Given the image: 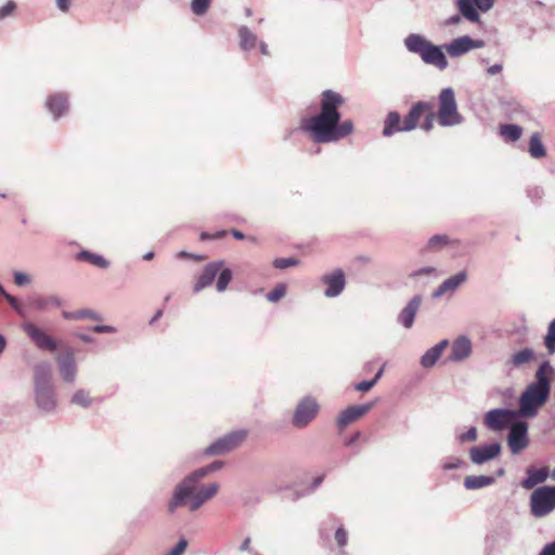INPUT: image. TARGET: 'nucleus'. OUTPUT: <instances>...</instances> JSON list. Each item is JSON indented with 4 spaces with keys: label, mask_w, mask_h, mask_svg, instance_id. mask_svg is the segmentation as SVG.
Returning <instances> with one entry per match:
<instances>
[{
    "label": "nucleus",
    "mask_w": 555,
    "mask_h": 555,
    "mask_svg": "<svg viewBox=\"0 0 555 555\" xmlns=\"http://www.w3.org/2000/svg\"><path fill=\"white\" fill-rule=\"evenodd\" d=\"M450 238L446 234L433 235L427 243V248L430 250H439L449 245Z\"/></svg>",
    "instance_id": "ea45409f"
},
{
    "label": "nucleus",
    "mask_w": 555,
    "mask_h": 555,
    "mask_svg": "<svg viewBox=\"0 0 555 555\" xmlns=\"http://www.w3.org/2000/svg\"><path fill=\"white\" fill-rule=\"evenodd\" d=\"M375 402H367L359 405H350L343 410L336 417V426L339 430H344L351 423L364 416L374 406Z\"/></svg>",
    "instance_id": "4468645a"
},
{
    "label": "nucleus",
    "mask_w": 555,
    "mask_h": 555,
    "mask_svg": "<svg viewBox=\"0 0 555 555\" xmlns=\"http://www.w3.org/2000/svg\"><path fill=\"white\" fill-rule=\"evenodd\" d=\"M223 266H224L223 260L211 261V262L207 263L204 267L201 275L197 278V281L195 282V284L193 286V292L199 293L203 289L209 287L212 284V282L215 281V279L217 278L219 271L222 269Z\"/></svg>",
    "instance_id": "a211bd4d"
},
{
    "label": "nucleus",
    "mask_w": 555,
    "mask_h": 555,
    "mask_svg": "<svg viewBox=\"0 0 555 555\" xmlns=\"http://www.w3.org/2000/svg\"><path fill=\"white\" fill-rule=\"evenodd\" d=\"M375 386V380H362L354 385V389L358 391L366 392Z\"/></svg>",
    "instance_id": "603ef678"
},
{
    "label": "nucleus",
    "mask_w": 555,
    "mask_h": 555,
    "mask_svg": "<svg viewBox=\"0 0 555 555\" xmlns=\"http://www.w3.org/2000/svg\"><path fill=\"white\" fill-rule=\"evenodd\" d=\"M319 412L320 404L318 400L312 396H305L297 402L291 423L297 429L306 428L318 416Z\"/></svg>",
    "instance_id": "6e6552de"
},
{
    "label": "nucleus",
    "mask_w": 555,
    "mask_h": 555,
    "mask_svg": "<svg viewBox=\"0 0 555 555\" xmlns=\"http://www.w3.org/2000/svg\"><path fill=\"white\" fill-rule=\"evenodd\" d=\"M436 273H437L436 268L428 266V267H423L421 269H417V270L413 271L410 274V278L411 279H417L420 276H425V275L426 276L436 275Z\"/></svg>",
    "instance_id": "de8ad7c7"
},
{
    "label": "nucleus",
    "mask_w": 555,
    "mask_h": 555,
    "mask_svg": "<svg viewBox=\"0 0 555 555\" xmlns=\"http://www.w3.org/2000/svg\"><path fill=\"white\" fill-rule=\"evenodd\" d=\"M16 9V3L13 0L8 1L4 5L0 7V21L10 16Z\"/></svg>",
    "instance_id": "09e8293b"
},
{
    "label": "nucleus",
    "mask_w": 555,
    "mask_h": 555,
    "mask_svg": "<svg viewBox=\"0 0 555 555\" xmlns=\"http://www.w3.org/2000/svg\"><path fill=\"white\" fill-rule=\"evenodd\" d=\"M3 298L9 302L12 309L17 308V306L21 304V301L16 297L12 296L9 293L5 294Z\"/></svg>",
    "instance_id": "680f3d73"
},
{
    "label": "nucleus",
    "mask_w": 555,
    "mask_h": 555,
    "mask_svg": "<svg viewBox=\"0 0 555 555\" xmlns=\"http://www.w3.org/2000/svg\"><path fill=\"white\" fill-rule=\"evenodd\" d=\"M431 108H433L431 103L425 102V101H418L411 106V108L405 117L408 119H410L411 121H413L417 126L423 114L425 112L431 111Z\"/></svg>",
    "instance_id": "7c9ffc66"
},
{
    "label": "nucleus",
    "mask_w": 555,
    "mask_h": 555,
    "mask_svg": "<svg viewBox=\"0 0 555 555\" xmlns=\"http://www.w3.org/2000/svg\"><path fill=\"white\" fill-rule=\"evenodd\" d=\"M76 259L80 261H87L98 268L107 269L109 267V261L105 259L102 255L92 253L87 249H82L76 254Z\"/></svg>",
    "instance_id": "cd10ccee"
},
{
    "label": "nucleus",
    "mask_w": 555,
    "mask_h": 555,
    "mask_svg": "<svg viewBox=\"0 0 555 555\" xmlns=\"http://www.w3.org/2000/svg\"><path fill=\"white\" fill-rule=\"evenodd\" d=\"M188 546V541L185 539H180L177 545L170 550L166 555H181Z\"/></svg>",
    "instance_id": "3c124183"
},
{
    "label": "nucleus",
    "mask_w": 555,
    "mask_h": 555,
    "mask_svg": "<svg viewBox=\"0 0 555 555\" xmlns=\"http://www.w3.org/2000/svg\"><path fill=\"white\" fill-rule=\"evenodd\" d=\"M299 263V260L294 257H287V258H275L273 260V266L276 269L284 270L289 267L297 266Z\"/></svg>",
    "instance_id": "37998d69"
},
{
    "label": "nucleus",
    "mask_w": 555,
    "mask_h": 555,
    "mask_svg": "<svg viewBox=\"0 0 555 555\" xmlns=\"http://www.w3.org/2000/svg\"><path fill=\"white\" fill-rule=\"evenodd\" d=\"M439 108L437 112L438 124L442 127H453L462 124L463 117L459 113L454 90L444 88L438 95Z\"/></svg>",
    "instance_id": "423d86ee"
},
{
    "label": "nucleus",
    "mask_w": 555,
    "mask_h": 555,
    "mask_svg": "<svg viewBox=\"0 0 555 555\" xmlns=\"http://www.w3.org/2000/svg\"><path fill=\"white\" fill-rule=\"evenodd\" d=\"M240 49L247 52L258 43V37L247 26H240L237 30Z\"/></svg>",
    "instance_id": "a878e982"
},
{
    "label": "nucleus",
    "mask_w": 555,
    "mask_h": 555,
    "mask_svg": "<svg viewBox=\"0 0 555 555\" xmlns=\"http://www.w3.org/2000/svg\"><path fill=\"white\" fill-rule=\"evenodd\" d=\"M287 286L284 283L278 284L271 292L266 295V298L270 302H278L286 294Z\"/></svg>",
    "instance_id": "a19ab883"
},
{
    "label": "nucleus",
    "mask_w": 555,
    "mask_h": 555,
    "mask_svg": "<svg viewBox=\"0 0 555 555\" xmlns=\"http://www.w3.org/2000/svg\"><path fill=\"white\" fill-rule=\"evenodd\" d=\"M502 69L503 65L501 63H496L487 68V74L490 76H494L496 74H500Z\"/></svg>",
    "instance_id": "13d9d810"
},
{
    "label": "nucleus",
    "mask_w": 555,
    "mask_h": 555,
    "mask_svg": "<svg viewBox=\"0 0 555 555\" xmlns=\"http://www.w3.org/2000/svg\"><path fill=\"white\" fill-rule=\"evenodd\" d=\"M211 1L212 0H192L191 10L195 15L202 16L208 11Z\"/></svg>",
    "instance_id": "79ce46f5"
},
{
    "label": "nucleus",
    "mask_w": 555,
    "mask_h": 555,
    "mask_svg": "<svg viewBox=\"0 0 555 555\" xmlns=\"http://www.w3.org/2000/svg\"><path fill=\"white\" fill-rule=\"evenodd\" d=\"M449 346L448 339H442L431 348H429L420 359V364L424 369L433 367L440 359L444 349Z\"/></svg>",
    "instance_id": "b1692460"
},
{
    "label": "nucleus",
    "mask_w": 555,
    "mask_h": 555,
    "mask_svg": "<svg viewBox=\"0 0 555 555\" xmlns=\"http://www.w3.org/2000/svg\"><path fill=\"white\" fill-rule=\"evenodd\" d=\"M334 539L337 545L336 555H348L346 546L348 544V532L343 525H340L334 533Z\"/></svg>",
    "instance_id": "c9c22d12"
},
{
    "label": "nucleus",
    "mask_w": 555,
    "mask_h": 555,
    "mask_svg": "<svg viewBox=\"0 0 555 555\" xmlns=\"http://www.w3.org/2000/svg\"><path fill=\"white\" fill-rule=\"evenodd\" d=\"M405 49L420 55L425 64L433 65L439 70H444L449 62L441 46H436L420 34H410L404 38Z\"/></svg>",
    "instance_id": "39448f33"
},
{
    "label": "nucleus",
    "mask_w": 555,
    "mask_h": 555,
    "mask_svg": "<svg viewBox=\"0 0 555 555\" xmlns=\"http://www.w3.org/2000/svg\"><path fill=\"white\" fill-rule=\"evenodd\" d=\"M22 330L28 335L36 347L40 350L55 351L57 345L55 340L47 335L41 328L30 322L22 324Z\"/></svg>",
    "instance_id": "2eb2a0df"
},
{
    "label": "nucleus",
    "mask_w": 555,
    "mask_h": 555,
    "mask_svg": "<svg viewBox=\"0 0 555 555\" xmlns=\"http://www.w3.org/2000/svg\"><path fill=\"white\" fill-rule=\"evenodd\" d=\"M519 418L514 409H492L483 416L485 426L492 431H502L509 428L511 424Z\"/></svg>",
    "instance_id": "9d476101"
},
{
    "label": "nucleus",
    "mask_w": 555,
    "mask_h": 555,
    "mask_svg": "<svg viewBox=\"0 0 555 555\" xmlns=\"http://www.w3.org/2000/svg\"><path fill=\"white\" fill-rule=\"evenodd\" d=\"M247 437V430L237 429L223 435L218 438L211 444H209L204 451L205 456H220L224 455L234 449H236Z\"/></svg>",
    "instance_id": "1a4fd4ad"
},
{
    "label": "nucleus",
    "mask_w": 555,
    "mask_h": 555,
    "mask_svg": "<svg viewBox=\"0 0 555 555\" xmlns=\"http://www.w3.org/2000/svg\"><path fill=\"white\" fill-rule=\"evenodd\" d=\"M522 133V128L515 124H505L500 126V134L504 137L506 141L516 142L519 140Z\"/></svg>",
    "instance_id": "f704fd0d"
},
{
    "label": "nucleus",
    "mask_w": 555,
    "mask_h": 555,
    "mask_svg": "<svg viewBox=\"0 0 555 555\" xmlns=\"http://www.w3.org/2000/svg\"><path fill=\"white\" fill-rule=\"evenodd\" d=\"M201 481H194L186 485L190 493H184L182 490L184 478L176 485L172 491V495L168 501L167 511L169 514H173L178 507L184 506L189 501V509L191 512L198 511L206 502L211 500L219 491L220 486L218 482H211L203 485L197 489Z\"/></svg>",
    "instance_id": "20e7f679"
},
{
    "label": "nucleus",
    "mask_w": 555,
    "mask_h": 555,
    "mask_svg": "<svg viewBox=\"0 0 555 555\" xmlns=\"http://www.w3.org/2000/svg\"><path fill=\"white\" fill-rule=\"evenodd\" d=\"M218 274L219 275L216 283V289L219 293H223L228 288L230 282L232 281L233 273L230 268H224L223 266Z\"/></svg>",
    "instance_id": "4c0bfd02"
},
{
    "label": "nucleus",
    "mask_w": 555,
    "mask_h": 555,
    "mask_svg": "<svg viewBox=\"0 0 555 555\" xmlns=\"http://www.w3.org/2000/svg\"><path fill=\"white\" fill-rule=\"evenodd\" d=\"M416 127L417 126L413 121L408 119L406 117H404L403 122H401L402 132H408V131L414 130Z\"/></svg>",
    "instance_id": "4d7b16f0"
},
{
    "label": "nucleus",
    "mask_w": 555,
    "mask_h": 555,
    "mask_svg": "<svg viewBox=\"0 0 555 555\" xmlns=\"http://www.w3.org/2000/svg\"><path fill=\"white\" fill-rule=\"evenodd\" d=\"M434 127V114L433 113H429L426 117H425V120L422 125V128L425 130V131H430Z\"/></svg>",
    "instance_id": "6e6d98bb"
},
{
    "label": "nucleus",
    "mask_w": 555,
    "mask_h": 555,
    "mask_svg": "<svg viewBox=\"0 0 555 555\" xmlns=\"http://www.w3.org/2000/svg\"><path fill=\"white\" fill-rule=\"evenodd\" d=\"M446 293H447V291H446V288H444L443 284L441 283V284L438 286V288H437V289H435V291L433 292L431 297H433V298H435V299H436V298H440V297H441V296H443Z\"/></svg>",
    "instance_id": "69168bd1"
},
{
    "label": "nucleus",
    "mask_w": 555,
    "mask_h": 555,
    "mask_svg": "<svg viewBox=\"0 0 555 555\" xmlns=\"http://www.w3.org/2000/svg\"><path fill=\"white\" fill-rule=\"evenodd\" d=\"M543 343H544V346H545L548 354H554L555 353V319L550 322Z\"/></svg>",
    "instance_id": "58836bf2"
},
{
    "label": "nucleus",
    "mask_w": 555,
    "mask_h": 555,
    "mask_svg": "<svg viewBox=\"0 0 555 555\" xmlns=\"http://www.w3.org/2000/svg\"><path fill=\"white\" fill-rule=\"evenodd\" d=\"M47 111L54 121L65 116L69 111V99L65 92H55L50 94L44 104Z\"/></svg>",
    "instance_id": "dca6fc26"
},
{
    "label": "nucleus",
    "mask_w": 555,
    "mask_h": 555,
    "mask_svg": "<svg viewBox=\"0 0 555 555\" xmlns=\"http://www.w3.org/2000/svg\"><path fill=\"white\" fill-rule=\"evenodd\" d=\"M482 47H485V41L482 39H474L468 35L455 38L443 46L451 57H460L472 50L480 49Z\"/></svg>",
    "instance_id": "f8f14e48"
},
{
    "label": "nucleus",
    "mask_w": 555,
    "mask_h": 555,
    "mask_svg": "<svg viewBox=\"0 0 555 555\" xmlns=\"http://www.w3.org/2000/svg\"><path fill=\"white\" fill-rule=\"evenodd\" d=\"M321 282L326 285L324 296L327 298H335L339 296L346 286L345 273L341 269H336L332 273L324 274Z\"/></svg>",
    "instance_id": "f3484780"
},
{
    "label": "nucleus",
    "mask_w": 555,
    "mask_h": 555,
    "mask_svg": "<svg viewBox=\"0 0 555 555\" xmlns=\"http://www.w3.org/2000/svg\"><path fill=\"white\" fill-rule=\"evenodd\" d=\"M63 305V300L55 295L47 296V297H38L34 300L33 306L35 309L39 311H43L49 307H61Z\"/></svg>",
    "instance_id": "72a5a7b5"
},
{
    "label": "nucleus",
    "mask_w": 555,
    "mask_h": 555,
    "mask_svg": "<svg viewBox=\"0 0 555 555\" xmlns=\"http://www.w3.org/2000/svg\"><path fill=\"white\" fill-rule=\"evenodd\" d=\"M94 399L90 396V392L86 389H77L70 397V403L83 409H89Z\"/></svg>",
    "instance_id": "2f4dec72"
},
{
    "label": "nucleus",
    "mask_w": 555,
    "mask_h": 555,
    "mask_svg": "<svg viewBox=\"0 0 555 555\" xmlns=\"http://www.w3.org/2000/svg\"><path fill=\"white\" fill-rule=\"evenodd\" d=\"M555 509V486H542L530 495V513L535 518H542Z\"/></svg>",
    "instance_id": "0eeeda50"
},
{
    "label": "nucleus",
    "mask_w": 555,
    "mask_h": 555,
    "mask_svg": "<svg viewBox=\"0 0 555 555\" xmlns=\"http://www.w3.org/2000/svg\"><path fill=\"white\" fill-rule=\"evenodd\" d=\"M477 429L472 426L467 431L457 435V440L460 443L473 442L477 440Z\"/></svg>",
    "instance_id": "49530a36"
},
{
    "label": "nucleus",
    "mask_w": 555,
    "mask_h": 555,
    "mask_svg": "<svg viewBox=\"0 0 555 555\" xmlns=\"http://www.w3.org/2000/svg\"><path fill=\"white\" fill-rule=\"evenodd\" d=\"M502 452L500 442H490L472 447L469 449V459L475 465H482L495 457Z\"/></svg>",
    "instance_id": "ddd939ff"
},
{
    "label": "nucleus",
    "mask_w": 555,
    "mask_h": 555,
    "mask_svg": "<svg viewBox=\"0 0 555 555\" xmlns=\"http://www.w3.org/2000/svg\"><path fill=\"white\" fill-rule=\"evenodd\" d=\"M76 336L81 339L83 343L91 344L94 341V338L90 335L77 333Z\"/></svg>",
    "instance_id": "774afa93"
},
{
    "label": "nucleus",
    "mask_w": 555,
    "mask_h": 555,
    "mask_svg": "<svg viewBox=\"0 0 555 555\" xmlns=\"http://www.w3.org/2000/svg\"><path fill=\"white\" fill-rule=\"evenodd\" d=\"M472 351L473 346L470 339L465 335H461L455 338L452 344L449 361L462 362L470 357Z\"/></svg>",
    "instance_id": "aec40b11"
},
{
    "label": "nucleus",
    "mask_w": 555,
    "mask_h": 555,
    "mask_svg": "<svg viewBox=\"0 0 555 555\" xmlns=\"http://www.w3.org/2000/svg\"><path fill=\"white\" fill-rule=\"evenodd\" d=\"M494 0H475V4L477 10L481 12H487L493 7Z\"/></svg>",
    "instance_id": "864d4df0"
},
{
    "label": "nucleus",
    "mask_w": 555,
    "mask_h": 555,
    "mask_svg": "<svg viewBox=\"0 0 555 555\" xmlns=\"http://www.w3.org/2000/svg\"><path fill=\"white\" fill-rule=\"evenodd\" d=\"M455 4L461 15L467 21L472 23H478L480 21L475 0H456Z\"/></svg>",
    "instance_id": "393cba45"
},
{
    "label": "nucleus",
    "mask_w": 555,
    "mask_h": 555,
    "mask_svg": "<svg viewBox=\"0 0 555 555\" xmlns=\"http://www.w3.org/2000/svg\"><path fill=\"white\" fill-rule=\"evenodd\" d=\"M361 437L360 431H356L351 437L345 440V446L351 447L353 446Z\"/></svg>",
    "instance_id": "e2e57ef3"
},
{
    "label": "nucleus",
    "mask_w": 555,
    "mask_h": 555,
    "mask_svg": "<svg viewBox=\"0 0 555 555\" xmlns=\"http://www.w3.org/2000/svg\"><path fill=\"white\" fill-rule=\"evenodd\" d=\"M467 280L466 271H460L442 282L447 293L456 291Z\"/></svg>",
    "instance_id": "e433bc0d"
},
{
    "label": "nucleus",
    "mask_w": 555,
    "mask_h": 555,
    "mask_svg": "<svg viewBox=\"0 0 555 555\" xmlns=\"http://www.w3.org/2000/svg\"><path fill=\"white\" fill-rule=\"evenodd\" d=\"M223 466H224V463L222 461H214L212 463H210L206 466L194 469L193 472H191L190 474H188L184 477V483H183L182 491L184 493H190L189 487H185L186 485L192 483L194 481H202L206 476L221 469Z\"/></svg>",
    "instance_id": "4be33fe9"
},
{
    "label": "nucleus",
    "mask_w": 555,
    "mask_h": 555,
    "mask_svg": "<svg viewBox=\"0 0 555 555\" xmlns=\"http://www.w3.org/2000/svg\"><path fill=\"white\" fill-rule=\"evenodd\" d=\"M34 402L36 408L43 414L51 415L57 410L59 400L56 396L52 364L41 361L34 365Z\"/></svg>",
    "instance_id": "7ed1b4c3"
},
{
    "label": "nucleus",
    "mask_w": 555,
    "mask_h": 555,
    "mask_svg": "<svg viewBox=\"0 0 555 555\" xmlns=\"http://www.w3.org/2000/svg\"><path fill=\"white\" fill-rule=\"evenodd\" d=\"M539 555H555V544L547 543L540 552Z\"/></svg>",
    "instance_id": "052dcab7"
},
{
    "label": "nucleus",
    "mask_w": 555,
    "mask_h": 555,
    "mask_svg": "<svg viewBox=\"0 0 555 555\" xmlns=\"http://www.w3.org/2000/svg\"><path fill=\"white\" fill-rule=\"evenodd\" d=\"M90 330L98 334L115 333L116 332V327H114L112 325H94V326L90 327Z\"/></svg>",
    "instance_id": "5fc2aeb1"
},
{
    "label": "nucleus",
    "mask_w": 555,
    "mask_h": 555,
    "mask_svg": "<svg viewBox=\"0 0 555 555\" xmlns=\"http://www.w3.org/2000/svg\"><path fill=\"white\" fill-rule=\"evenodd\" d=\"M528 424L522 420L514 421L507 435V444L513 454H518L529 444Z\"/></svg>",
    "instance_id": "9b49d317"
},
{
    "label": "nucleus",
    "mask_w": 555,
    "mask_h": 555,
    "mask_svg": "<svg viewBox=\"0 0 555 555\" xmlns=\"http://www.w3.org/2000/svg\"><path fill=\"white\" fill-rule=\"evenodd\" d=\"M528 152L533 158H542L546 155V150L541 141L540 134L534 132L529 140Z\"/></svg>",
    "instance_id": "473e14b6"
},
{
    "label": "nucleus",
    "mask_w": 555,
    "mask_h": 555,
    "mask_svg": "<svg viewBox=\"0 0 555 555\" xmlns=\"http://www.w3.org/2000/svg\"><path fill=\"white\" fill-rule=\"evenodd\" d=\"M345 104L344 96L331 89L321 93L320 112L301 120V131L309 133L318 144L338 142L351 134L354 126L351 119L341 120L339 107Z\"/></svg>",
    "instance_id": "f257e3e1"
},
{
    "label": "nucleus",
    "mask_w": 555,
    "mask_h": 555,
    "mask_svg": "<svg viewBox=\"0 0 555 555\" xmlns=\"http://www.w3.org/2000/svg\"><path fill=\"white\" fill-rule=\"evenodd\" d=\"M56 7L62 12H67L70 7V0H56Z\"/></svg>",
    "instance_id": "0e129e2a"
},
{
    "label": "nucleus",
    "mask_w": 555,
    "mask_h": 555,
    "mask_svg": "<svg viewBox=\"0 0 555 555\" xmlns=\"http://www.w3.org/2000/svg\"><path fill=\"white\" fill-rule=\"evenodd\" d=\"M396 132H402L401 129V116L398 112L393 111L388 113L384 120V137H391Z\"/></svg>",
    "instance_id": "c85d7f7f"
},
{
    "label": "nucleus",
    "mask_w": 555,
    "mask_h": 555,
    "mask_svg": "<svg viewBox=\"0 0 555 555\" xmlns=\"http://www.w3.org/2000/svg\"><path fill=\"white\" fill-rule=\"evenodd\" d=\"M14 283L17 286H25L30 283V276L27 273L16 271L13 274Z\"/></svg>",
    "instance_id": "8fccbe9b"
},
{
    "label": "nucleus",
    "mask_w": 555,
    "mask_h": 555,
    "mask_svg": "<svg viewBox=\"0 0 555 555\" xmlns=\"http://www.w3.org/2000/svg\"><path fill=\"white\" fill-rule=\"evenodd\" d=\"M463 465H465V463L461 459L455 457V456H450L443 461L442 469L443 470H453V469H457V468L462 467Z\"/></svg>",
    "instance_id": "c03bdc74"
},
{
    "label": "nucleus",
    "mask_w": 555,
    "mask_h": 555,
    "mask_svg": "<svg viewBox=\"0 0 555 555\" xmlns=\"http://www.w3.org/2000/svg\"><path fill=\"white\" fill-rule=\"evenodd\" d=\"M423 297L421 295H414L400 311L397 318V322L404 328H411L414 324L415 315L420 310Z\"/></svg>",
    "instance_id": "6ab92c4d"
},
{
    "label": "nucleus",
    "mask_w": 555,
    "mask_h": 555,
    "mask_svg": "<svg viewBox=\"0 0 555 555\" xmlns=\"http://www.w3.org/2000/svg\"><path fill=\"white\" fill-rule=\"evenodd\" d=\"M495 482V477L487 475H470L464 478V487L467 490H478L492 486Z\"/></svg>",
    "instance_id": "bb28decb"
},
{
    "label": "nucleus",
    "mask_w": 555,
    "mask_h": 555,
    "mask_svg": "<svg viewBox=\"0 0 555 555\" xmlns=\"http://www.w3.org/2000/svg\"><path fill=\"white\" fill-rule=\"evenodd\" d=\"M57 367L65 383L73 384L76 380L77 364L72 351L57 358Z\"/></svg>",
    "instance_id": "412c9836"
},
{
    "label": "nucleus",
    "mask_w": 555,
    "mask_h": 555,
    "mask_svg": "<svg viewBox=\"0 0 555 555\" xmlns=\"http://www.w3.org/2000/svg\"><path fill=\"white\" fill-rule=\"evenodd\" d=\"M462 17L463 16L461 15V13L454 14L446 20V25L447 26L457 25L462 22Z\"/></svg>",
    "instance_id": "bf43d9fd"
},
{
    "label": "nucleus",
    "mask_w": 555,
    "mask_h": 555,
    "mask_svg": "<svg viewBox=\"0 0 555 555\" xmlns=\"http://www.w3.org/2000/svg\"><path fill=\"white\" fill-rule=\"evenodd\" d=\"M324 477H325L324 475H320L313 479V481L311 482V486H310L311 491H314L317 488H319L321 486V483L324 480Z\"/></svg>",
    "instance_id": "338daca9"
},
{
    "label": "nucleus",
    "mask_w": 555,
    "mask_h": 555,
    "mask_svg": "<svg viewBox=\"0 0 555 555\" xmlns=\"http://www.w3.org/2000/svg\"><path fill=\"white\" fill-rule=\"evenodd\" d=\"M78 320L90 319L93 321H102L103 317L92 309L77 310Z\"/></svg>",
    "instance_id": "a18cd8bd"
},
{
    "label": "nucleus",
    "mask_w": 555,
    "mask_h": 555,
    "mask_svg": "<svg viewBox=\"0 0 555 555\" xmlns=\"http://www.w3.org/2000/svg\"><path fill=\"white\" fill-rule=\"evenodd\" d=\"M534 351L531 348H524L512 354L509 364L514 367H520L534 359Z\"/></svg>",
    "instance_id": "c756f323"
},
{
    "label": "nucleus",
    "mask_w": 555,
    "mask_h": 555,
    "mask_svg": "<svg viewBox=\"0 0 555 555\" xmlns=\"http://www.w3.org/2000/svg\"><path fill=\"white\" fill-rule=\"evenodd\" d=\"M554 369L550 361H543L531 382L520 393L518 409H514L521 418H534L540 409L547 402L551 393V376Z\"/></svg>",
    "instance_id": "f03ea898"
},
{
    "label": "nucleus",
    "mask_w": 555,
    "mask_h": 555,
    "mask_svg": "<svg viewBox=\"0 0 555 555\" xmlns=\"http://www.w3.org/2000/svg\"><path fill=\"white\" fill-rule=\"evenodd\" d=\"M526 478H524L520 482L521 487L525 489H533L537 485L543 483L550 475V469L547 466H543L539 469L533 467H528L526 470Z\"/></svg>",
    "instance_id": "5701e85b"
}]
</instances>
